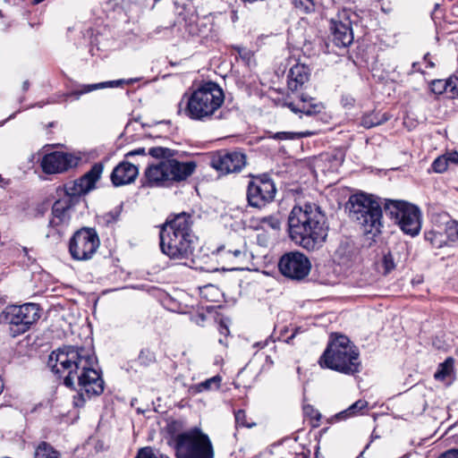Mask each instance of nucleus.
<instances>
[{"label":"nucleus","instance_id":"6e6d98bb","mask_svg":"<svg viewBox=\"0 0 458 458\" xmlns=\"http://www.w3.org/2000/svg\"><path fill=\"white\" fill-rule=\"evenodd\" d=\"M30 87V83L28 81H24L23 82V85H22V88H23V90H27Z\"/></svg>","mask_w":458,"mask_h":458},{"label":"nucleus","instance_id":"5701e85b","mask_svg":"<svg viewBox=\"0 0 458 458\" xmlns=\"http://www.w3.org/2000/svg\"><path fill=\"white\" fill-rule=\"evenodd\" d=\"M388 119L389 116L386 113L371 112L361 117L360 124L366 129H370L386 123Z\"/></svg>","mask_w":458,"mask_h":458},{"label":"nucleus","instance_id":"cd10ccee","mask_svg":"<svg viewBox=\"0 0 458 458\" xmlns=\"http://www.w3.org/2000/svg\"><path fill=\"white\" fill-rule=\"evenodd\" d=\"M135 458H170L168 455L160 453L158 450L151 447L145 446L138 450Z\"/></svg>","mask_w":458,"mask_h":458},{"label":"nucleus","instance_id":"a211bd4d","mask_svg":"<svg viewBox=\"0 0 458 458\" xmlns=\"http://www.w3.org/2000/svg\"><path fill=\"white\" fill-rule=\"evenodd\" d=\"M70 199H60L55 201L52 207V217L48 223L49 231L47 233V237H52L56 241L61 239L64 233V228L70 221Z\"/></svg>","mask_w":458,"mask_h":458},{"label":"nucleus","instance_id":"0eeeda50","mask_svg":"<svg viewBox=\"0 0 458 458\" xmlns=\"http://www.w3.org/2000/svg\"><path fill=\"white\" fill-rule=\"evenodd\" d=\"M318 363L323 369L347 376H354L362 369L358 347L343 335L330 340Z\"/></svg>","mask_w":458,"mask_h":458},{"label":"nucleus","instance_id":"f8f14e48","mask_svg":"<svg viewBox=\"0 0 458 458\" xmlns=\"http://www.w3.org/2000/svg\"><path fill=\"white\" fill-rule=\"evenodd\" d=\"M99 247V238L94 228L77 230L69 242V251L73 259L88 260Z\"/></svg>","mask_w":458,"mask_h":458},{"label":"nucleus","instance_id":"c03bdc74","mask_svg":"<svg viewBox=\"0 0 458 458\" xmlns=\"http://www.w3.org/2000/svg\"><path fill=\"white\" fill-rule=\"evenodd\" d=\"M191 320L197 325L203 326V323L206 320V315L203 313H198L191 317Z\"/></svg>","mask_w":458,"mask_h":458},{"label":"nucleus","instance_id":"680f3d73","mask_svg":"<svg viewBox=\"0 0 458 458\" xmlns=\"http://www.w3.org/2000/svg\"><path fill=\"white\" fill-rule=\"evenodd\" d=\"M308 409H311V407H310V406L305 407V408H304L305 412H307V410H308Z\"/></svg>","mask_w":458,"mask_h":458},{"label":"nucleus","instance_id":"864d4df0","mask_svg":"<svg viewBox=\"0 0 458 458\" xmlns=\"http://www.w3.org/2000/svg\"><path fill=\"white\" fill-rule=\"evenodd\" d=\"M114 178H116V175H114V168L110 173V181L114 185Z\"/></svg>","mask_w":458,"mask_h":458},{"label":"nucleus","instance_id":"2f4dec72","mask_svg":"<svg viewBox=\"0 0 458 458\" xmlns=\"http://www.w3.org/2000/svg\"><path fill=\"white\" fill-rule=\"evenodd\" d=\"M381 266L383 267V275L385 276L390 274L395 268L394 259L391 251L384 254Z\"/></svg>","mask_w":458,"mask_h":458},{"label":"nucleus","instance_id":"c756f323","mask_svg":"<svg viewBox=\"0 0 458 458\" xmlns=\"http://www.w3.org/2000/svg\"><path fill=\"white\" fill-rule=\"evenodd\" d=\"M260 226L263 229L279 231L281 228V220L277 216H264L260 219Z\"/></svg>","mask_w":458,"mask_h":458},{"label":"nucleus","instance_id":"58836bf2","mask_svg":"<svg viewBox=\"0 0 458 458\" xmlns=\"http://www.w3.org/2000/svg\"><path fill=\"white\" fill-rule=\"evenodd\" d=\"M441 236L442 235L440 233L428 232V233H426L425 239L427 241H429L434 247L440 248L442 247V241L438 240L437 238Z\"/></svg>","mask_w":458,"mask_h":458},{"label":"nucleus","instance_id":"4468645a","mask_svg":"<svg viewBox=\"0 0 458 458\" xmlns=\"http://www.w3.org/2000/svg\"><path fill=\"white\" fill-rule=\"evenodd\" d=\"M247 165V156L240 149H221L213 154L210 165L220 174L240 173Z\"/></svg>","mask_w":458,"mask_h":458},{"label":"nucleus","instance_id":"423d86ee","mask_svg":"<svg viewBox=\"0 0 458 458\" xmlns=\"http://www.w3.org/2000/svg\"><path fill=\"white\" fill-rule=\"evenodd\" d=\"M181 423L173 420L167 425L170 436L168 445L174 451L175 458H214L215 453L209 437L199 427L178 432Z\"/></svg>","mask_w":458,"mask_h":458},{"label":"nucleus","instance_id":"a18cd8bd","mask_svg":"<svg viewBox=\"0 0 458 458\" xmlns=\"http://www.w3.org/2000/svg\"><path fill=\"white\" fill-rule=\"evenodd\" d=\"M438 458H458V449H451L442 454Z\"/></svg>","mask_w":458,"mask_h":458},{"label":"nucleus","instance_id":"5fc2aeb1","mask_svg":"<svg viewBox=\"0 0 458 458\" xmlns=\"http://www.w3.org/2000/svg\"><path fill=\"white\" fill-rule=\"evenodd\" d=\"M114 178H116V175H114V168L110 173V181L114 185Z\"/></svg>","mask_w":458,"mask_h":458},{"label":"nucleus","instance_id":"6e6552de","mask_svg":"<svg viewBox=\"0 0 458 458\" xmlns=\"http://www.w3.org/2000/svg\"><path fill=\"white\" fill-rule=\"evenodd\" d=\"M385 199L360 192L352 194L347 202L350 216L357 221L365 234L372 238L381 233L383 228V208Z\"/></svg>","mask_w":458,"mask_h":458},{"label":"nucleus","instance_id":"4c0bfd02","mask_svg":"<svg viewBox=\"0 0 458 458\" xmlns=\"http://www.w3.org/2000/svg\"><path fill=\"white\" fill-rule=\"evenodd\" d=\"M430 90L434 94L440 95L445 92L446 90V80H433L430 82Z\"/></svg>","mask_w":458,"mask_h":458},{"label":"nucleus","instance_id":"37998d69","mask_svg":"<svg viewBox=\"0 0 458 458\" xmlns=\"http://www.w3.org/2000/svg\"><path fill=\"white\" fill-rule=\"evenodd\" d=\"M217 329H218L220 335H223L225 336H227L230 333L229 327H228V325H227V322L225 321V319H220V321L218 323Z\"/></svg>","mask_w":458,"mask_h":458},{"label":"nucleus","instance_id":"f704fd0d","mask_svg":"<svg viewBox=\"0 0 458 458\" xmlns=\"http://www.w3.org/2000/svg\"><path fill=\"white\" fill-rule=\"evenodd\" d=\"M447 168V161L444 155L437 157L431 164V169L437 174L445 172Z\"/></svg>","mask_w":458,"mask_h":458},{"label":"nucleus","instance_id":"b1692460","mask_svg":"<svg viewBox=\"0 0 458 458\" xmlns=\"http://www.w3.org/2000/svg\"><path fill=\"white\" fill-rule=\"evenodd\" d=\"M33 458H61V454L49 443L42 441L36 446Z\"/></svg>","mask_w":458,"mask_h":458},{"label":"nucleus","instance_id":"79ce46f5","mask_svg":"<svg viewBox=\"0 0 458 458\" xmlns=\"http://www.w3.org/2000/svg\"><path fill=\"white\" fill-rule=\"evenodd\" d=\"M444 156L446 158L448 166L450 165H458V152L457 151L446 152L445 154H444Z\"/></svg>","mask_w":458,"mask_h":458},{"label":"nucleus","instance_id":"4be33fe9","mask_svg":"<svg viewBox=\"0 0 458 458\" xmlns=\"http://www.w3.org/2000/svg\"><path fill=\"white\" fill-rule=\"evenodd\" d=\"M221 377L216 375L208 378L199 384L193 385L190 391L191 394H196L205 391L217 390L220 387Z\"/></svg>","mask_w":458,"mask_h":458},{"label":"nucleus","instance_id":"1a4fd4ad","mask_svg":"<svg viewBox=\"0 0 458 458\" xmlns=\"http://www.w3.org/2000/svg\"><path fill=\"white\" fill-rule=\"evenodd\" d=\"M384 211L408 235L416 236L421 229L420 208L403 200L385 199Z\"/></svg>","mask_w":458,"mask_h":458},{"label":"nucleus","instance_id":"de8ad7c7","mask_svg":"<svg viewBox=\"0 0 458 458\" xmlns=\"http://www.w3.org/2000/svg\"><path fill=\"white\" fill-rule=\"evenodd\" d=\"M159 0H143V4L145 7H148L149 9H153L156 5V4Z\"/></svg>","mask_w":458,"mask_h":458},{"label":"nucleus","instance_id":"a19ab883","mask_svg":"<svg viewBox=\"0 0 458 458\" xmlns=\"http://www.w3.org/2000/svg\"><path fill=\"white\" fill-rule=\"evenodd\" d=\"M341 104L344 108L351 109L355 105V98L349 94L343 95L341 98Z\"/></svg>","mask_w":458,"mask_h":458},{"label":"nucleus","instance_id":"ea45409f","mask_svg":"<svg viewBox=\"0 0 458 458\" xmlns=\"http://www.w3.org/2000/svg\"><path fill=\"white\" fill-rule=\"evenodd\" d=\"M139 360H140L141 363L148 364L149 362L154 361L155 355L148 350H142L139 355Z\"/></svg>","mask_w":458,"mask_h":458},{"label":"nucleus","instance_id":"473e14b6","mask_svg":"<svg viewBox=\"0 0 458 458\" xmlns=\"http://www.w3.org/2000/svg\"><path fill=\"white\" fill-rule=\"evenodd\" d=\"M445 233L447 239L452 242H458V222L451 220L446 223Z\"/></svg>","mask_w":458,"mask_h":458},{"label":"nucleus","instance_id":"4d7b16f0","mask_svg":"<svg viewBox=\"0 0 458 458\" xmlns=\"http://www.w3.org/2000/svg\"><path fill=\"white\" fill-rule=\"evenodd\" d=\"M4 182V179L0 174V187H3V183Z\"/></svg>","mask_w":458,"mask_h":458},{"label":"nucleus","instance_id":"c85d7f7f","mask_svg":"<svg viewBox=\"0 0 458 458\" xmlns=\"http://www.w3.org/2000/svg\"><path fill=\"white\" fill-rule=\"evenodd\" d=\"M311 133L305 132H293V131H279L273 134L272 138L278 140H292L310 136Z\"/></svg>","mask_w":458,"mask_h":458},{"label":"nucleus","instance_id":"e433bc0d","mask_svg":"<svg viewBox=\"0 0 458 458\" xmlns=\"http://www.w3.org/2000/svg\"><path fill=\"white\" fill-rule=\"evenodd\" d=\"M445 93H450V98H453L458 96V78L456 76H451L446 80Z\"/></svg>","mask_w":458,"mask_h":458},{"label":"nucleus","instance_id":"f257e3e1","mask_svg":"<svg viewBox=\"0 0 458 458\" xmlns=\"http://www.w3.org/2000/svg\"><path fill=\"white\" fill-rule=\"evenodd\" d=\"M98 360L91 347L65 345L52 352L48 366L64 385L74 388L77 381L79 392L73 397L75 407H82L85 396L100 395L104 392V380L96 369Z\"/></svg>","mask_w":458,"mask_h":458},{"label":"nucleus","instance_id":"09e8293b","mask_svg":"<svg viewBox=\"0 0 458 458\" xmlns=\"http://www.w3.org/2000/svg\"><path fill=\"white\" fill-rule=\"evenodd\" d=\"M300 332H301V327H296L293 333L289 337H287L285 342L289 344Z\"/></svg>","mask_w":458,"mask_h":458},{"label":"nucleus","instance_id":"9d476101","mask_svg":"<svg viewBox=\"0 0 458 458\" xmlns=\"http://www.w3.org/2000/svg\"><path fill=\"white\" fill-rule=\"evenodd\" d=\"M39 306L36 303L8 305L0 313V323L9 325L13 336L27 332L39 318Z\"/></svg>","mask_w":458,"mask_h":458},{"label":"nucleus","instance_id":"a878e982","mask_svg":"<svg viewBox=\"0 0 458 458\" xmlns=\"http://www.w3.org/2000/svg\"><path fill=\"white\" fill-rule=\"evenodd\" d=\"M368 406V402L365 400H358L354 403H352L346 410L340 411L335 415V418L338 420H345L349 417L357 415L360 411L365 409Z\"/></svg>","mask_w":458,"mask_h":458},{"label":"nucleus","instance_id":"aec40b11","mask_svg":"<svg viewBox=\"0 0 458 458\" xmlns=\"http://www.w3.org/2000/svg\"><path fill=\"white\" fill-rule=\"evenodd\" d=\"M310 69L304 64L297 63L293 65L287 75V85L291 91H297L310 81Z\"/></svg>","mask_w":458,"mask_h":458},{"label":"nucleus","instance_id":"69168bd1","mask_svg":"<svg viewBox=\"0 0 458 458\" xmlns=\"http://www.w3.org/2000/svg\"><path fill=\"white\" fill-rule=\"evenodd\" d=\"M341 250H342V246H340V247L338 248L337 251H338V252H341Z\"/></svg>","mask_w":458,"mask_h":458},{"label":"nucleus","instance_id":"49530a36","mask_svg":"<svg viewBox=\"0 0 458 458\" xmlns=\"http://www.w3.org/2000/svg\"><path fill=\"white\" fill-rule=\"evenodd\" d=\"M135 155L145 156L146 155L145 148H137L135 150L130 151L127 154H125V157H132V156H135Z\"/></svg>","mask_w":458,"mask_h":458},{"label":"nucleus","instance_id":"20e7f679","mask_svg":"<svg viewBox=\"0 0 458 458\" xmlns=\"http://www.w3.org/2000/svg\"><path fill=\"white\" fill-rule=\"evenodd\" d=\"M177 153V150L165 147H153L148 149L149 156L161 159L157 164L149 165L145 171L148 186L170 187L174 182L186 180L193 174L196 163L177 161L174 158Z\"/></svg>","mask_w":458,"mask_h":458},{"label":"nucleus","instance_id":"f03ea898","mask_svg":"<svg viewBox=\"0 0 458 458\" xmlns=\"http://www.w3.org/2000/svg\"><path fill=\"white\" fill-rule=\"evenodd\" d=\"M327 229L326 216L315 204L295 206L289 215V236L307 250L322 247L327 236Z\"/></svg>","mask_w":458,"mask_h":458},{"label":"nucleus","instance_id":"8fccbe9b","mask_svg":"<svg viewBox=\"0 0 458 458\" xmlns=\"http://www.w3.org/2000/svg\"><path fill=\"white\" fill-rule=\"evenodd\" d=\"M137 80H134V79H130L128 81H124V80H116L115 81V84H116V87H120L122 86L123 84L124 83H133L135 82Z\"/></svg>","mask_w":458,"mask_h":458},{"label":"nucleus","instance_id":"393cba45","mask_svg":"<svg viewBox=\"0 0 458 458\" xmlns=\"http://www.w3.org/2000/svg\"><path fill=\"white\" fill-rule=\"evenodd\" d=\"M105 88H114V81H108L105 82L84 84L80 87L79 89L73 90L71 95L74 96L77 99L81 95L91 92L96 89H101Z\"/></svg>","mask_w":458,"mask_h":458},{"label":"nucleus","instance_id":"9b49d317","mask_svg":"<svg viewBox=\"0 0 458 458\" xmlns=\"http://www.w3.org/2000/svg\"><path fill=\"white\" fill-rule=\"evenodd\" d=\"M251 180L247 187V201L250 207L262 208L275 199L276 188L267 174H250Z\"/></svg>","mask_w":458,"mask_h":458},{"label":"nucleus","instance_id":"bf43d9fd","mask_svg":"<svg viewBox=\"0 0 458 458\" xmlns=\"http://www.w3.org/2000/svg\"><path fill=\"white\" fill-rule=\"evenodd\" d=\"M234 48L241 54L242 48L240 47H235Z\"/></svg>","mask_w":458,"mask_h":458},{"label":"nucleus","instance_id":"052dcab7","mask_svg":"<svg viewBox=\"0 0 458 458\" xmlns=\"http://www.w3.org/2000/svg\"><path fill=\"white\" fill-rule=\"evenodd\" d=\"M225 249V246L220 247V248H218L217 251H218V252H221V251H222V250H224Z\"/></svg>","mask_w":458,"mask_h":458},{"label":"nucleus","instance_id":"13d9d810","mask_svg":"<svg viewBox=\"0 0 458 458\" xmlns=\"http://www.w3.org/2000/svg\"><path fill=\"white\" fill-rule=\"evenodd\" d=\"M3 389H4V385H3V383L0 381V394L3 392Z\"/></svg>","mask_w":458,"mask_h":458},{"label":"nucleus","instance_id":"412c9836","mask_svg":"<svg viewBox=\"0 0 458 458\" xmlns=\"http://www.w3.org/2000/svg\"><path fill=\"white\" fill-rule=\"evenodd\" d=\"M138 174L135 165L123 161L116 165V186L124 185L133 182Z\"/></svg>","mask_w":458,"mask_h":458},{"label":"nucleus","instance_id":"7ed1b4c3","mask_svg":"<svg viewBox=\"0 0 458 458\" xmlns=\"http://www.w3.org/2000/svg\"><path fill=\"white\" fill-rule=\"evenodd\" d=\"M192 216L182 212L169 216L159 232L163 254L174 260H191L194 263V251L198 237L192 231Z\"/></svg>","mask_w":458,"mask_h":458},{"label":"nucleus","instance_id":"f3484780","mask_svg":"<svg viewBox=\"0 0 458 458\" xmlns=\"http://www.w3.org/2000/svg\"><path fill=\"white\" fill-rule=\"evenodd\" d=\"M329 30L333 43L338 47H347L353 41L352 21L345 10L330 20Z\"/></svg>","mask_w":458,"mask_h":458},{"label":"nucleus","instance_id":"ddd939ff","mask_svg":"<svg viewBox=\"0 0 458 458\" xmlns=\"http://www.w3.org/2000/svg\"><path fill=\"white\" fill-rule=\"evenodd\" d=\"M278 268L284 277L294 281H301L310 274L311 263L303 253L290 251L280 258Z\"/></svg>","mask_w":458,"mask_h":458},{"label":"nucleus","instance_id":"603ef678","mask_svg":"<svg viewBox=\"0 0 458 458\" xmlns=\"http://www.w3.org/2000/svg\"><path fill=\"white\" fill-rule=\"evenodd\" d=\"M428 57H429L428 53L424 55V60L428 63V67H429V68L435 67V64L431 60H429Z\"/></svg>","mask_w":458,"mask_h":458},{"label":"nucleus","instance_id":"e2e57ef3","mask_svg":"<svg viewBox=\"0 0 458 458\" xmlns=\"http://www.w3.org/2000/svg\"><path fill=\"white\" fill-rule=\"evenodd\" d=\"M316 418L318 420L320 418V413L317 412Z\"/></svg>","mask_w":458,"mask_h":458},{"label":"nucleus","instance_id":"72a5a7b5","mask_svg":"<svg viewBox=\"0 0 458 458\" xmlns=\"http://www.w3.org/2000/svg\"><path fill=\"white\" fill-rule=\"evenodd\" d=\"M295 8L305 13H310L315 11V0H293Z\"/></svg>","mask_w":458,"mask_h":458},{"label":"nucleus","instance_id":"7c9ffc66","mask_svg":"<svg viewBox=\"0 0 458 458\" xmlns=\"http://www.w3.org/2000/svg\"><path fill=\"white\" fill-rule=\"evenodd\" d=\"M98 224L100 226L106 227L112 234L114 232V214L108 212L98 217Z\"/></svg>","mask_w":458,"mask_h":458},{"label":"nucleus","instance_id":"2eb2a0df","mask_svg":"<svg viewBox=\"0 0 458 458\" xmlns=\"http://www.w3.org/2000/svg\"><path fill=\"white\" fill-rule=\"evenodd\" d=\"M79 161L80 158L73 154L54 151L42 157L40 166L47 174H62L77 166Z\"/></svg>","mask_w":458,"mask_h":458},{"label":"nucleus","instance_id":"39448f33","mask_svg":"<svg viewBox=\"0 0 458 458\" xmlns=\"http://www.w3.org/2000/svg\"><path fill=\"white\" fill-rule=\"evenodd\" d=\"M186 104L182 109L179 104V113L193 121L209 122L225 118L221 106L225 100V94L221 87L214 81H206L198 86L189 95L184 94Z\"/></svg>","mask_w":458,"mask_h":458},{"label":"nucleus","instance_id":"0e129e2a","mask_svg":"<svg viewBox=\"0 0 458 458\" xmlns=\"http://www.w3.org/2000/svg\"><path fill=\"white\" fill-rule=\"evenodd\" d=\"M219 343L223 344H224V340L222 338H220L219 339Z\"/></svg>","mask_w":458,"mask_h":458},{"label":"nucleus","instance_id":"c9c22d12","mask_svg":"<svg viewBox=\"0 0 458 458\" xmlns=\"http://www.w3.org/2000/svg\"><path fill=\"white\" fill-rule=\"evenodd\" d=\"M234 420H235V426L238 427H244V428H252L255 426V423H248L246 420V412L244 410H237L234 411Z\"/></svg>","mask_w":458,"mask_h":458},{"label":"nucleus","instance_id":"dca6fc26","mask_svg":"<svg viewBox=\"0 0 458 458\" xmlns=\"http://www.w3.org/2000/svg\"><path fill=\"white\" fill-rule=\"evenodd\" d=\"M103 172V165L97 163L89 172L79 179L70 182L64 185L65 194L70 198H76L85 195L96 187V182L99 180Z\"/></svg>","mask_w":458,"mask_h":458},{"label":"nucleus","instance_id":"bb28decb","mask_svg":"<svg viewBox=\"0 0 458 458\" xmlns=\"http://www.w3.org/2000/svg\"><path fill=\"white\" fill-rule=\"evenodd\" d=\"M454 360L452 357H448L445 360L439 364L437 370L436 371L434 377L437 380H444L451 375L454 369Z\"/></svg>","mask_w":458,"mask_h":458},{"label":"nucleus","instance_id":"3c124183","mask_svg":"<svg viewBox=\"0 0 458 458\" xmlns=\"http://www.w3.org/2000/svg\"><path fill=\"white\" fill-rule=\"evenodd\" d=\"M227 252L230 254H233V257H235V258H238V257L242 256V250L239 249L228 250Z\"/></svg>","mask_w":458,"mask_h":458},{"label":"nucleus","instance_id":"6ab92c4d","mask_svg":"<svg viewBox=\"0 0 458 458\" xmlns=\"http://www.w3.org/2000/svg\"><path fill=\"white\" fill-rule=\"evenodd\" d=\"M284 106L295 114L302 115L315 116L324 112L325 106L322 102L316 98L301 94L297 102L286 101Z\"/></svg>","mask_w":458,"mask_h":458}]
</instances>
